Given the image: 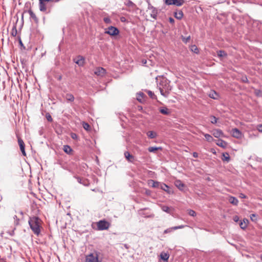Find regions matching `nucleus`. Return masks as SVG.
Listing matches in <instances>:
<instances>
[{"instance_id":"nucleus-4","label":"nucleus","mask_w":262,"mask_h":262,"mask_svg":"<svg viewBox=\"0 0 262 262\" xmlns=\"http://www.w3.org/2000/svg\"><path fill=\"white\" fill-rule=\"evenodd\" d=\"M97 230L102 231L107 230L110 227V224L105 220H100L97 223Z\"/></svg>"},{"instance_id":"nucleus-33","label":"nucleus","mask_w":262,"mask_h":262,"mask_svg":"<svg viewBox=\"0 0 262 262\" xmlns=\"http://www.w3.org/2000/svg\"><path fill=\"white\" fill-rule=\"evenodd\" d=\"M159 188H160L161 189H162L165 191L168 192V189H169V186L164 183H160Z\"/></svg>"},{"instance_id":"nucleus-46","label":"nucleus","mask_w":262,"mask_h":262,"mask_svg":"<svg viewBox=\"0 0 262 262\" xmlns=\"http://www.w3.org/2000/svg\"><path fill=\"white\" fill-rule=\"evenodd\" d=\"M191 50L195 53H198L199 52V50L197 47L195 45H193L191 47Z\"/></svg>"},{"instance_id":"nucleus-47","label":"nucleus","mask_w":262,"mask_h":262,"mask_svg":"<svg viewBox=\"0 0 262 262\" xmlns=\"http://www.w3.org/2000/svg\"><path fill=\"white\" fill-rule=\"evenodd\" d=\"M188 214L192 216H194L196 215L195 212L191 209L188 211Z\"/></svg>"},{"instance_id":"nucleus-37","label":"nucleus","mask_w":262,"mask_h":262,"mask_svg":"<svg viewBox=\"0 0 262 262\" xmlns=\"http://www.w3.org/2000/svg\"><path fill=\"white\" fill-rule=\"evenodd\" d=\"M82 126H83V128L87 131L90 130V128H91L90 125L88 123H86L85 122H83Z\"/></svg>"},{"instance_id":"nucleus-50","label":"nucleus","mask_w":262,"mask_h":262,"mask_svg":"<svg viewBox=\"0 0 262 262\" xmlns=\"http://www.w3.org/2000/svg\"><path fill=\"white\" fill-rule=\"evenodd\" d=\"M173 0H166L165 3L167 5H172V3H173Z\"/></svg>"},{"instance_id":"nucleus-2","label":"nucleus","mask_w":262,"mask_h":262,"mask_svg":"<svg viewBox=\"0 0 262 262\" xmlns=\"http://www.w3.org/2000/svg\"><path fill=\"white\" fill-rule=\"evenodd\" d=\"M156 80L159 89H164L166 92H169L171 90V88L169 84L170 81L167 78L162 76L159 77V79L157 77Z\"/></svg>"},{"instance_id":"nucleus-23","label":"nucleus","mask_w":262,"mask_h":262,"mask_svg":"<svg viewBox=\"0 0 262 262\" xmlns=\"http://www.w3.org/2000/svg\"><path fill=\"white\" fill-rule=\"evenodd\" d=\"M222 160L223 161L229 162V161H230V156L228 152L223 153Z\"/></svg>"},{"instance_id":"nucleus-22","label":"nucleus","mask_w":262,"mask_h":262,"mask_svg":"<svg viewBox=\"0 0 262 262\" xmlns=\"http://www.w3.org/2000/svg\"><path fill=\"white\" fill-rule=\"evenodd\" d=\"M39 7L41 11H45L46 10V6L42 0H39Z\"/></svg>"},{"instance_id":"nucleus-26","label":"nucleus","mask_w":262,"mask_h":262,"mask_svg":"<svg viewBox=\"0 0 262 262\" xmlns=\"http://www.w3.org/2000/svg\"><path fill=\"white\" fill-rule=\"evenodd\" d=\"M28 12L29 14L30 17L32 18L35 21L37 22L38 21V18H37L36 15L33 13L31 9L28 10Z\"/></svg>"},{"instance_id":"nucleus-21","label":"nucleus","mask_w":262,"mask_h":262,"mask_svg":"<svg viewBox=\"0 0 262 262\" xmlns=\"http://www.w3.org/2000/svg\"><path fill=\"white\" fill-rule=\"evenodd\" d=\"M146 134L150 139H155L157 136V133L154 131H148L147 132Z\"/></svg>"},{"instance_id":"nucleus-20","label":"nucleus","mask_w":262,"mask_h":262,"mask_svg":"<svg viewBox=\"0 0 262 262\" xmlns=\"http://www.w3.org/2000/svg\"><path fill=\"white\" fill-rule=\"evenodd\" d=\"M63 150L66 154L69 155L71 154L72 152L73 151L72 148L68 145L63 146Z\"/></svg>"},{"instance_id":"nucleus-58","label":"nucleus","mask_w":262,"mask_h":262,"mask_svg":"<svg viewBox=\"0 0 262 262\" xmlns=\"http://www.w3.org/2000/svg\"><path fill=\"white\" fill-rule=\"evenodd\" d=\"M0 262H6V259L0 257Z\"/></svg>"},{"instance_id":"nucleus-32","label":"nucleus","mask_w":262,"mask_h":262,"mask_svg":"<svg viewBox=\"0 0 262 262\" xmlns=\"http://www.w3.org/2000/svg\"><path fill=\"white\" fill-rule=\"evenodd\" d=\"M75 178L77 180V182L80 183L82 184L84 186L86 185V184L85 183V181L84 180H83L82 178L78 176H75Z\"/></svg>"},{"instance_id":"nucleus-25","label":"nucleus","mask_w":262,"mask_h":262,"mask_svg":"<svg viewBox=\"0 0 262 262\" xmlns=\"http://www.w3.org/2000/svg\"><path fill=\"white\" fill-rule=\"evenodd\" d=\"M248 223V220H247V219L243 220V221H241L240 224H239L240 227L242 229H246L247 228V223Z\"/></svg>"},{"instance_id":"nucleus-15","label":"nucleus","mask_w":262,"mask_h":262,"mask_svg":"<svg viewBox=\"0 0 262 262\" xmlns=\"http://www.w3.org/2000/svg\"><path fill=\"white\" fill-rule=\"evenodd\" d=\"M148 185H150L154 188H159L160 183L157 181H155L153 180H150L148 182Z\"/></svg>"},{"instance_id":"nucleus-38","label":"nucleus","mask_w":262,"mask_h":262,"mask_svg":"<svg viewBox=\"0 0 262 262\" xmlns=\"http://www.w3.org/2000/svg\"><path fill=\"white\" fill-rule=\"evenodd\" d=\"M161 209L164 212H166L168 213H170L171 209L169 207H168L167 206H162L161 207Z\"/></svg>"},{"instance_id":"nucleus-57","label":"nucleus","mask_w":262,"mask_h":262,"mask_svg":"<svg viewBox=\"0 0 262 262\" xmlns=\"http://www.w3.org/2000/svg\"><path fill=\"white\" fill-rule=\"evenodd\" d=\"M20 150H21V152H22L23 155L24 156H25L26 155V152H25V149H21Z\"/></svg>"},{"instance_id":"nucleus-13","label":"nucleus","mask_w":262,"mask_h":262,"mask_svg":"<svg viewBox=\"0 0 262 262\" xmlns=\"http://www.w3.org/2000/svg\"><path fill=\"white\" fill-rule=\"evenodd\" d=\"M124 155V157H125V158L128 162H134V157L132 155H130L128 151H125Z\"/></svg>"},{"instance_id":"nucleus-45","label":"nucleus","mask_w":262,"mask_h":262,"mask_svg":"<svg viewBox=\"0 0 262 262\" xmlns=\"http://www.w3.org/2000/svg\"><path fill=\"white\" fill-rule=\"evenodd\" d=\"M46 118L47 120L49 122H52L53 121L52 118L49 113L46 114Z\"/></svg>"},{"instance_id":"nucleus-14","label":"nucleus","mask_w":262,"mask_h":262,"mask_svg":"<svg viewBox=\"0 0 262 262\" xmlns=\"http://www.w3.org/2000/svg\"><path fill=\"white\" fill-rule=\"evenodd\" d=\"M215 141L216 144L221 147L225 148L227 145V143L222 139H219Z\"/></svg>"},{"instance_id":"nucleus-48","label":"nucleus","mask_w":262,"mask_h":262,"mask_svg":"<svg viewBox=\"0 0 262 262\" xmlns=\"http://www.w3.org/2000/svg\"><path fill=\"white\" fill-rule=\"evenodd\" d=\"M190 39V36H188L186 38L183 37V38H182V40L185 43H187Z\"/></svg>"},{"instance_id":"nucleus-18","label":"nucleus","mask_w":262,"mask_h":262,"mask_svg":"<svg viewBox=\"0 0 262 262\" xmlns=\"http://www.w3.org/2000/svg\"><path fill=\"white\" fill-rule=\"evenodd\" d=\"M174 17L178 19H181L183 16V13L182 10H178L174 12Z\"/></svg>"},{"instance_id":"nucleus-55","label":"nucleus","mask_w":262,"mask_h":262,"mask_svg":"<svg viewBox=\"0 0 262 262\" xmlns=\"http://www.w3.org/2000/svg\"><path fill=\"white\" fill-rule=\"evenodd\" d=\"M193 157H194V158H197L198 157V154L196 152H193Z\"/></svg>"},{"instance_id":"nucleus-60","label":"nucleus","mask_w":262,"mask_h":262,"mask_svg":"<svg viewBox=\"0 0 262 262\" xmlns=\"http://www.w3.org/2000/svg\"><path fill=\"white\" fill-rule=\"evenodd\" d=\"M142 62L143 64H145L146 63V60L144 61V60H143Z\"/></svg>"},{"instance_id":"nucleus-8","label":"nucleus","mask_w":262,"mask_h":262,"mask_svg":"<svg viewBox=\"0 0 262 262\" xmlns=\"http://www.w3.org/2000/svg\"><path fill=\"white\" fill-rule=\"evenodd\" d=\"M232 136L237 139L241 138L242 137V132L237 128H234L231 130Z\"/></svg>"},{"instance_id":"nucleus-1","label":"nucleus","mask_w":262,"mask_h":262,"mask_svg":"<svg viewBox=\"0 0 262 262\" xmlns=\"http://www.w3.org/2000/svg\"><path fill=\"white\" fill-rule=\"evenodd\" d=\"M41 220L37 216L30 217L28 221L30 228L33 233L38 235L40 233Z\"/></svg>"},{"instance_id":"nucleus-52","label":"nucleus","mask_w":262,"mask_h":262,"mask_svg":"<svg viewBox=\"0 0 262 262\" xmlns=\"http://www.w3.org/2000/svg\"><path fill=\"white\" fill-rule=\"evenodd\" d=\"M261 92L260 90H256L255 91V94L257 96H261Z\"/></svg>"},{"instance_id":"nucleus-31","label":"nucleus","mask_w":262,"mask_h":262,"mask_svg":"<svg viewBox=\"0 0 262 262\" xmlns=\"http://www.w3.org/2000/svg\"><path fill=\"white\" fill-rule=\"evenodd\" d=\"M217 54L220 57H224L227 56V54L223 50H219L217 51Z\"/></svg>"},{"instance_id":"nucleus-3","label":"nucleus","mask_w":262,"mask_h":262,"mask_svg":"<svg viewBox=\"0 0 262 262\" xmlns=\"http://www.w3.org/2000/svg\"><path fill=\"white\" fill-rule=\"evenodd\" d=\"M85 262H101L98 259V253L95 252L86 256Z\"/></svg>"},{"instance_id":"nucleus-44","label":"nucleus","mask_w":262,"mask_h":262,"mask_svg":"<svg viewBox=\"0 0 262 262\" xmlns=\"http://www.w3.org/2000/svg\"><path fill=\"white\" fill-rule=\"evenodd\" d=\"M103 21L105 23L107 24H110L112 23V21L109 17H105L103 18Z\"/></svg>"},{"instance_id":"nucleus-6","label":"nucleus","mask_w":262,"mask_h":262,"mask_svg":"<svg viewBox=\"0 0 262 262\" xmlns=\"http://www.w3.org/2000/svg\"><path fill=\"white\" fill-rule=\"evenodd\" d=\"M119 30L115 27L110 26L107 29H105V33L109 34L111 36H115L119 34Z\"/></svg>"},{"instance_id":"nucleus-17","label":"nucleus","mask_w":262,"mask_h":262,"mask_svg":"<svg viewBox=\"0 0 262 262\" xmlns=\"http://www.w3.org/2000/svg\"><path fill=\"white\" fill-rule=\"evenodd\" d=\"M125 5L133 10L136 7V5L130 0L125 2Z\"/></svg>"},{"instance_id":"nucleus-62","label":"nucleus","mask_w":262,"mask_h":262,"mask_svg":"<svg viewBox=\"0 0 262 262\" xmlns=\"http://www.w3.org/2000/svg\"><path fill=\"white\" fill-rule=\"evenodd\" d=\"M62 78V76H60L58 78V80H61Z\"/></svg>"},{"instance_id":"nucleus-28","label":"nucleus","mask_w":262,"mask_h":262,"mask_svg":"<svg viewBox=\"0 0 262 262\" xmlns=\"http://www.w3.org/2000/svg\"><path fill=\"white\" fill-rule=\"evenodd\" d=\"M159 111L161 114L165 115H167L170 114V112L168 109L166 107L160 108Z\"/></svg>"},{"instance_id":"nucleus-43","label":"nucleus","mask_w":262,"mask_h":262,"mask_svg":"<svg viewBox=\"0 0 262 262\" xmlns=\"http://www.w3.org/2000/svg\"><path fill=\"white\" fill-rule=\"evenodd\" d=\"M17 33V31L16 28L15 26H14L12 29V30L11 34L13 36H15L16 35Z\"/></svg>"},{"instance_id":"nucleus-27","label":"nucleus","mask_w":262,"mask_h":262,"mask_svg":"<svg viewBox=\"0 0 262 262\" xmlns=\"http://www.w3.org/2000/svg\"><path fill=\"white\" fill-rule=\"evenodd\" d=\"M175 185L180 189L182 190L184 184L180 180H177L175 182Z\"/></svg>"},{"instance_id":"nucleus-10","label":"nucleus","mask_w":262,"mask_h":262,"mask_svg":"<svg viewBox=\"0 0 262 262\" xmlns=\"http://www.w3.org/2000/svg\"><path fill=\"white\" fill-rule=\"evenodd\" d=\"M184 227H185L184 225H180V226H174V227H172L171 228H169L164 230V234L169 233L172 232L174 230L179 229H182Z\"/></svg>"},{"instance_id":"nucleus-11","label":"nucleus","mask_w":262,"mask_h":262,"mask_svg":"<svg viewBox=\"0 0 262 262\" xmlns=\"http://www.w3.org/2000/svg\"><path fill=\"white\" fill-rule=\"evenodd\" d=\"M146 96L143 92H139L137 94V99L140 103H143L145 101V98Z\"/></svg>"},{"instance_id":"nucleus-64","label":"nucleus","mask_w":262,"mask_h":262,"mask_svg":"<svg viewBox=\"0 0 262 262\" xmlns=\"http://www.w3.org/2000/svg\"><path fill=\"white\" fill-rule=\"evenodd\" d=\"M146 193H147V194H149V192L146 191Z\"/></svg>"},{"instance_id":"nucleus-54","label":"nucleus","mask_w":262,"mask_h":262,"mask_svg":"<svg viewBox=\"0 0 262 262\" xmlns=\"http://www.w3.org/2000/svg\"><path fill=\"white\" fill-rule=\"evenodd\" d=\"M239 197L242 199H245V198H246V195L245 194H244V193H240Z\"/></svg>"},{"instance_id":"nucleus-30","label":"nucleus","mask_w":262,"mask_h":262,"mask_svg":"<svg viewBox=\"0 0 262 262\" xmlns=\"http://www.w3.org/2000/svg\"><path fill=\"white\" fill-rule=\"evenodd\" d=\"M204 137L205 138V139L208 142H213V141H215L214 139H213V138L211 135H210L209 134H204Z\"/></svg>"},{"instance_id":"nucleus-39","label":"nucleus","mask_w":262,"mask_h":262,"mask_svg":"<svg viewBox=\"0 0 262 262\" xmlns=\"http://www.w3.org/2000/svg\"><path fill=\"white\" fill-rule=\"evenodd\" d=\"M148 95H149V96L152 98V99H156V96L155 95V94L151 91H149V90H147L146 91Z\"/></svg>"},{"instance_id":"nucleus-49","label":"nucleus","mask_w":262,"mask_h":262,"mask_svg":"<svg viewBox=\"0 0 262 262\" xmlns=\"http://www.w3.org/2000/svg\"><path fill=\"white\" fill-rule=\"evenodd\" d=\"M71 137L73 139H77L78 138V136L75 133H72Z\"/></svg>"},{"instance_id":"nucleus-56","label":"nucleus","mask_w":262,"mask_h":262,"mask_svg":"<svg viewBox=\"0 0 262 262\" xmlns=\"http://www.w3.org/2000/svg\"><path fill=\"white\" fill-rule=\"evenodd\" d=\"M233 220L235 222H237L238 221V217L237 216H235Z\"/></svg>"},{"instance_id":"nucleus-53","label":"nucleus","mask_w":262,"mask_h":262,"mask_svg":"<svg viewBox=\"0 0 262 262\" xmlns=\"http://www.w3.org/2000/svg\"><path fill=\"white\" fill-rule=\"evenodd\" d=\"M169 21L170 23L172 24H173L174 23V20L173 18L172 17H169Z\"/></svg>"},{"instance_id":"nucleus-35","label":"nucleus","mask_w":262,"mask_h":262,"mask_svg":"<svg viewBox=\"0 0 262 262\" xmlns=\"http://www.w3.org/2000/svg\"><path fill=\"white\" fill-rule=\"evenodd\" d=\"M18 143L19 145L20 150L25 149V144H24L23 140L21 139L18 138Z\"/></svg>"},{"instance_id":"nucleus-59","label":"nucleus","mask_w":262,"mask_h":262,"mask_svg":"<svg viewBox=\"0 0 262 262\" xmlns=\"http://www.w3.org/2000/svg\"><path fill=\"white\" fill-rule=\"evenodd\" d=\"M121 21H124L125 20V18L123 17L121 18Z\"/></svg>"},{"instance_id":"nucleus-41","label":"nucleus","mask_w":262,"mask_h":262,"mask_svg":"<svg viewBox=\"0 0 262 262\" xmlns=\"http://www.w3.org/2000/svg\"><path fill=\"white\" fill-rule=\"evenodd\" d=\"M159 90H160L161 94L162 96H164L165 97H167L169 92H166V91H165L164 89H159Z\"/></svg>"},{"instance_id":"nucleus-34","label":"nucleus","mask_w":262,"mask_h":262,"mask_svg":"<svg viewBox=\"0 0 262 262\" xmlns=\"http://www.w3.org/2000/svg\"><path fill=\"white\" fill-rule=\"evenodd\" d=\"M161 258L164 260H167L169 255L166 253H161L160 254Z\"/></svg>"},{"instance_id":"nucleus-24","label":"nucleus","mask_w":262,"mask_h":262,"mask_svg":"<svg viewBox=\"0 0 262 262\" xmlns=\"http://www.w3.org/2000/svg\"><path fill=\"white\" fill-rule=\"evenodd\" d=\"M209 96L213 99H217L219 94L214 91H211L209 94Z\"/></svg>"},{"instance_id":"nucleus-40","label":"nucleus","mask_w":262,"mask_h":262,"mask_svg":"<svg viewBox=\"0 0 262 262\" xmlns=\"http://www.w3.org/2000/svg\"><path fill=\"white\" fill-rule=\"evenodd\" d=\"M217 121V118H216L215 116H210V122L211 123L215 124V123H216Z\"/></svg>"},{"instance_id":"nucleus-42","label":"nucleus","mask_w":262,"mask_h":262,"mask_svg":"<svg viewBox=\"0 0 262 262\" xmlns=\"http://www.w3.org/2000/svg\"><path fill=\"white\" fill-rule=\"evenodd\" d=\"M257 215L256 214H250V219L252 221L256 222L257 221Z\"/></svg>"},{"instance_id":"nucleus-61","label":"nucleus","mask_w":262,"mask_h":262,"mask_svg":"<svg viewBox=\"0 0 262 262\" xmlns=\"http://www.w3.org/2000/svg\"><path fill=\"white\" fill-rule=\"evenodd\" d=\"M19 43L21 45H23V43H22V41L21 40V39H19Z\"/></svg>"},{"instance_id":"nucleus-36","label":"nucleus","mask_w":262,"mask_h":262,"mask_svg":"<svg viewBox=\"0 0 262 262\" xmlns=\"http://www.w3.org/2000/svg\"><path fill=\"white\" fill-rule=\"evenodd\" d=\"M158 149H161V147H149L148 148V151H149L150 152H155Z\"/></svg>"},{"instance_id":"nucleus-5","label":"nucleus","mask_w":262,"mask_h":262,"mask_svg":"<svg viewBox=\"0 0 262 262\" xmlns=\"http://www.w3.org/2000/svg\"><path fill=\"white\" fill-rule=\"evenodd\" d=\"M148 10L150 11V16L154 18V19H157V14L158 13V10L153 6H152L150 3H148Z\"/></svg>"},{"instance_id":"nucleus-63","label":"nucleus","mask_w":262,"mask_h":262,"mask_svg":"<svg viewBox=\"0 0 262 262\" xmlns=\"http://www.w3.org/2000/svg\"><path fill=\"white\" fill-rule=\"evenodd\" d=\"M260 259L262 261V254L260 255Z\"/></svg>"},{"instance_id":"nucleus-29","label":"nucleus","mask_w":262,"mask_h":262,"mask_svg":"<svg viewBox=\"0 0 262 262\" xmlns=\"http://www.w3.org/2000/svg\"><path fill=\"white\" fill-rule=\"evenodd\" d=\"M184 3V0H173V3H172V5H176L177 6H181Z\"/></svg>"},{"instance_id":"nucleus-51","label":"nucleus","mask_w":262,"mask_h":262,"mask_svg":"<svg viewBox=\"0 0 262 262\" xmlns=\"http://www.w3.org/2000/svg\"><path fill=\"white\" fill-rule=\"evenodd\" d=\"M257 128L259 132L262 133V124L258 125Z\"/></svg>"},{"instance_id":"nucleus-7","label":"nucleus","mask_w":262,"mask_h":262,"mask_svg":"<svg viewBox=\"0 0 262 262\" xmlns=\"http://www.w3.org/2000/svg\"><path fill=\"white\" fill-rule=\"evenodd\" d=\"M84 57L80 55L77 56L74 59V61L80 67H82L84 65Z\"/></svg>"},{"instance_id":"nucleus-19","label":"nucleus","mask_w":262,"mask_h":262,"mask_svg":"<svg viewBox=\"0 0 262 262\" xmlns=\"http://www.w3.org/2000/svg\"><path fill=\"white\" fill-rule=\"evenodd\" d=\"M64 97L69 102H73L75 99L74 96L70 93L66 94Z\"/></svg>"},{"instance_id":"nucleus-16","label":"nucleus","mask_w":262,"mask_h":262,"mask_svg":"<svg viewBox=\"0 0 262 262\" xmlns=\"http://www.w3.org/2000/svg\"><path fill=\"white\" fill-rule=\"evenodd\" d=\"M228 201L233 205L237 206L238 203V200L235 197L230 196L229 197Z\"/></svg>"},{"instance_id":"nucleus-9","label":"nucleus","mask_w":262,"mask_h":262,"mask_svg":"<svg viewBox=\"0 0 262 262\" xmlns=\"http://www.w3.org/2000/svg\"><path fill=\"white\" fill-rule=\"evenodd\" d=\"M94 73L97 76L103 77L106 73V70L102 67H98L96 69Z\"/></svg>"},{"instance_id":"nucleus-12","label":"nucleus","mask_w":262,"mask_h":262,"mask_svg":"<svg viewBox=\"0 0 262 262\" xmlns=\"http://www.w3.org/2000/svg\"><path fill=\"white\" fill-rule=\"evenodd\" d=\"M212 135L215 138H219L220 137H223L224 133L222 130L220 129H214L212 132Z\"/></svg>"}]
</instances>
